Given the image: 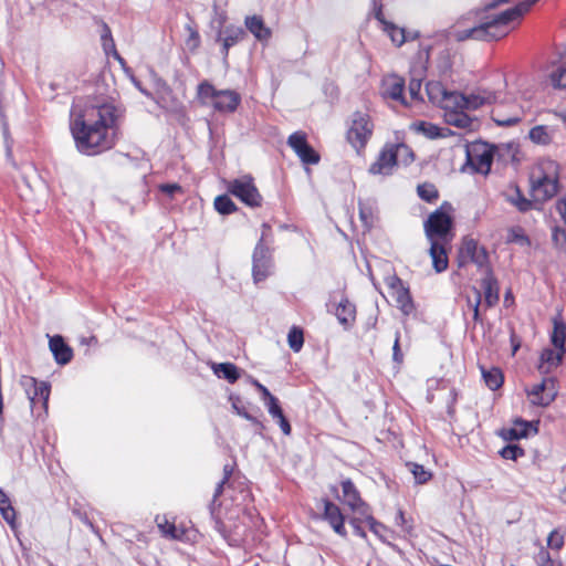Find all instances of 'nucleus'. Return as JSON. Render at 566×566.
<instances>
[{
    "instance_id": "obj_56",
    "label": "nucleus",
    "mask_w": 566,
    "mask_h": 566,
    "mask_svg": "<svg viewBox=\"0 0 566 566\" xmlns=\"http://www.w3.org/2000/svg\"><path fill=\"white\" fill-rule=\"evenodd\" d=\"M385 283L387 285V287L389 289V293L391 294L392 292L397 291L398 289L405 286L403 282L401 281L400 277H398L396 274H392V275H388L386 279H385Z\"/></svg>"
},
{
    "instance_id": "obj_12",
    "label": "nucleus",
    "mask_w": 566,
    "mask_h": 566,
    "mask_svg": "<svg viewBox=\"0 0 566 566\" xmlns=\"http://www.w3.org/2000/svg\"><path fill=\"white\" fill-rule=\"evenodd\" d=\"M342 502L347 505L354 513L363 516L369 511V506L361 500L358 490L349 479L343 480L342 483Z\"/></svg>"
},
{
    "instance_id": "obj_30",
    "label": "nucleus",
    "mask_w": 566,
    "mask_h": 566,
    "mask_svg": "<svg viewBox=\"0 0 566 566\" xmlns=\"http://www.w3.org/2000/svg\"><path fill=\"white\" fill-rule=\"evenodd\" d=\"M484 298L488 306L494 305L499 301V287L495 279L489 273L481 284Z\"/></svg>"
},
{
    "instance_id": "obj_14",
    "label": "nucleus",
    "mask_w": 566,
    "mask_h": 566,
    "mask_svg": "<svg viewBox=\"0 0 566 566\" xmlns=\"http://www.w3.org/2000/svg\"><path fill=\"white\" fill-rule=\"evenodd\" d=\"M245 35L242 28L235 25H228L224 29L219 30L217 35V42H221V53L224 59L229 54V49L239 43Z\"/></svg>"
},
{
    "instance_id": "obj_29",
    "label": "nucleus",
    "mask_w": 566,
    "mask_h": 566,
    "mask_svg": "<svg viewBox=\"0 0 566 566\" xmlns=\"http://www.w3.org/2000/svg\"><path fill=\"white\" fill-rule=\"evenodd\" d=\"M156 523L163 536L170 539H182L185 535V530L177 527L174 523H170L165 516H156Z\"/></svg>"
},
{
    "instance_id": "obj_7",
    "label": "nucleus",
    "mask_w": 566,
    "mask_h": 566,
    "mask_svg": "<svg viewBox=\"0 0 566 566\" xmlns=\"http://www.w3.org/2000/svg\"><path fill=\"white\" fill-rule=\"evenodd\" d=\"M493 153L494 147L488 143L472 144L467 149L468 164L474 171L486 175L491 169Z\"/></svg>"
},
{
    "instance_id": "obj_17",
    "label": "nucleus",
    "mask_w": 566,
    "mask_h": 566,
    "mask_svg": "<svg viewBox=\"0 0 566 566\" xmlns=\"http://www.w3.org/2000/svg\"><path fill=\"white\" fill-rule=\"evenodd\" d=\"M241 102V96L232 90H220L213 102V108L220 113H233Z\"/></svg>"
},
{
    "instance_id": "obj_61",
    "label": "nucleus",
    "mask_w": 566,
    "mask_h": 566,
    "mask_svg": "<svg viewBox=\"0 0 566 566\" xmlns=\"http://www.w3.org/2000/svg\"><path fill=\"white\" fill-rule=\"evenodd\" d=\"M359 522H360V518H353V520L349 521V524H350L355 535L365 538L366 537V533L364 532V530L359 525Z\"/></svg>"
},
{
    "instance_id": "obj_34",
    "label": "nucleus",
    "mask_w": 566,
    "mask_h": 566,
    "mask_svg": "<svg viewBox=\"0 0 566 566\" xmlns=\"http://www.w3.org/2000/svg\"><path fill=\"white\" fill-rule=\"evenodd\" d=\"M213 371L219 378H224L229 382H235L240 377V370L234 364L221 363L213 366Z\"/></svg>"
},
{
    "instance_id": "obj_25",
    "label": "nucleus",
    "mask_w": 566,
    "mask_h": 566,
    "mask_svg": "<svg viewBox=\"0 0 566 566\" xmlns=\"http://www.w3.org/2000/svg\"><path fill=\"white\" fill-rule=\"evenodd\" d=\"M264 403L268 408L269 413L275 419L282 430V432L286 436L291 433V426L285 418L281 406L279 405V400L276 397L272 396L264 400Z\"/></svg>"
},
{
    "instance_id": "obj_58",
    "label": "nucleus",
    "mask_w": 566,
    "mask_h": 566,
    "mask_svg": "<svg viewBox=\"0 0 566 566\" xmlns=\"http://www.w3.org/2000/svg\"><path fill=\"white\" fill-rule=\"evenodd\" d=\"M538 560H539L542 566H554V562L551 558L549 553L546 549H544V548H542L538 552Z\"/></svg>"
},
{
    "instance_id": "obj_8",
    "label": "nucleus",
    "mask_w": 566,
    "mask_h": 566,
    "mask_svg": "<svg viewBox=\"0 0 566 566\" xmlns=\"http://www.w3.org/2000/svg\"><path fill=\"white\" fill-rule=\"evenodd\" d=\"M401 153L410 154V148L403 144L385 147L377 160L369 167V172L373 175H389L397 165Z\"/></svg>"
},
{
    "instance_id": "obj_13",
    "label": "nucleus",
    "mask_w": 566,
    "mask_h": 566,
    "mask_svg": "<svg viewBox=\"0 0 566 566\" xmlns=\"http://www.w3.org/2000/svg\"><path fill=\"white\" fill-rule=\"evenodd\" d=\"M31 407L39 400L42 402L44 410L48 409V401L50 397V385L45 381H36L33 377H25L23 380Z\"/></svg>"
},
{
    "instance_id": "obj_59",
    "label": "nucleus",
    "mask_w": 566,
    "mask_h": 566,
    "mask_svg": "<svg viewBox=\"0 0 566 566\" xmlns=\"http://www.w3.org/2000/svg\"><path fill=\"white\" fill-rule=\"evenodd\" d=\"M392 358L397 363H401L402 361V354L400 352V346H399V333L397 332L396 333V338H395V343H394V346H392Z\"/></svg>"
},
{
    "instance_id": "obj_40",
    "label": "nucleus",
    "mask_w": 566,
    "mask_h": 566,
    "mask_svg": "<svg viewBox=\"0 0 566 566\" xmlns=\"http://www.w3.org/2000/svg\"><path fill=\"white\" fill-rule=\"evenodd\" d=\"M552 344L555 348H565L566 340V324L563 322L555 321L554 329L552 334Z\"/></svg>"
},
{
    "instance_id": "obj_50",
    "label": "nucleus",
    "mask_w": 566,
    "mask_h": 566,
    "mask_svg": "<svg viewBox=\"0 0 566 566\" xmlns=\"http://www.w3.org/2000/svg\"><path fill=\"white\" fill-rule=\"evenodd\" d=\"M500 454L505 460H517L524 457V450L515 444H510L500 451Z\"/></svg>"
},
{
    "instance_id": "obj_1",
    "label": "nucleus",
    "mask_w": 566,
    "mask_h": 566,
    "mask_svg": "<svg viewBox=\"0 0 566 566\" xmlns=\"http://www.w3.org/2000/svg\"><path fill=\"white\" fill-rule=\"evenodd\" d=\"M72 111L70 128L76 148L85 155H97L111 149L119 113L112 104L87 105L78 112Z\"/></svg>"
},
{
    "instance_id": "obj_33",
    "label": "nucleus",
    "mask_w": 566,
    "mask_h": 566,
    "mask_svg": "<svg viewBox=\"0 0 566 566\" xmlns=\"http://www.w3.org/2000/svg\"><path fill=\"white\" fill-rule=\"evenodd\" d=\"M0 513L2 518L12 527L15 526V510L13 509L11 501L7 493L0 489Z\"/></svg>"
},
{
    "instance_id": "obj_39",
    "label": "nucleus",
    "mask_w": 566,
    "mask_h": 566,
    "mask_svg": "<svg viewBox=\"0 0 566 566\" xmlns=\"http://www.w3.org/2000/svg\"><path fill=\"white\" fill-rule=\"evenodd\" d=\"M406 467L413 474L416 482L419 484L427 483L431 479V472L418 462H406Z\"/></svg>"
},
{
    "instance_id": "obj_24",
    "label": "nucleus",
    "mask_w": 566,
    "mask_h": 566,
    "mask_svg": "<svg viewBox=\"0 0 566 566\" xmlns=\"http://www.w3.org/2000/svg\"><path fill=\"white\" fill-rule=\"evenodd\" d=\"M244 24L256 40L263 42L271 38V30L270 28L265 27L263 19L260 15L247 17Z\"/></svg>"
},
{
    "instance_id": "obj_22",
    "label": "nucleus",
    "mask_w": 566,
    "mask_h": 566,
    "mask_svg": "<svg viewBox=\"0 0 566 566\" xmlns=\"http://www.w3.org/2000/svg\"><path fill=\"white\" fill-rule=\"evenodd\" d=\"M235 467H237L235 462L227 463L223 467V478L218 483V485L214 490L212 502L210 504L211 514L216 513V506L218 505L217 499L219 495L222 494L224 485L233 486V483L237 480V476L234 475Z\"/></svg>"
},
{
    "instance_id": "obj_35",
    "label": "nucleus",
    "mask_w": 566,
    "mask_h": 566,
    "mask_svg": "<svg viewBox=\"0 0 566 566\" xmlns=\"http://www.w3.org/2000/svg\"><path fill=\"white\" fill-rule=\"evenodd\" d=\"M197 94L203 105H211L213 107V102L219 94V90H216L212 84L205 81L198 85Z\"/></svg>"
},
{
    "instance_id": "obj_42",
    "label": "nucleus",
    "mask_w": 566,
    "mask_h": 566,
    "mask_svg": "<svg viewBox=\"0 0 566 566\" xmlns=\"http://www.w3.org/2000/svg\"><path fill=\"white\" fill-rule=\"evenodd\" d=\"M287 343L293 352L298 353L304 344L303 331L293 326L287 334Z\"/></svg>"
},
{
    "instance_id": "obj_16",
    "label": "nucleus",
    "mask_w": 566,
    "mask_h": 566,
    "mask_svg": "<svg viewBox=\"0 0 566 566\" xmlns=\"http://www.w3.org/2000/svg\"><path fill=\"white\" fill-rule=\"evenodd\" d=\"M429 254L432 260V266L437 273H441L446 271L449 265L448 249L451 242L429 241Z\"/></svg>"
},
{
    "instance_id": "obj_23",
    "label": "nucleus",
    "mask_w": 566,
    "mask_h": 566,
    "mask_svg": "<svg viewBox=\"0 0 566 566\" xmlns=\"http://www.w3.org/2000/svg\"><path fill=\"white\" fill-rule=\"evenodd\" d=\"M335 315L345 328L353 325L356 318V306L347 297H343L335 311Z\"/></svg>"
},
{
    "instance_id": "obj_15",
    "label": "nucleus",
    "mask_w": 566,
    "mask_h": 566,
    "mask_svg": "<svg viewBox=\"0 0 566 566\" xmlns=\"http://www.w3.org/2000/svg\"><path fill=\"white\" fill-rule=\"evenodd\" d=\"M324 520L328 522L331 527L334 530L336 534L342 537L346 536V530L344 525V515L340 512V509L333 502L328 500H324Z\"/></svg>"
},
{
    "instance_id": "obj_11",
    "label": "nucleus",
    "mask_w": 566,
    "mask_h": 566,
    "mask_svg": "<svg viewBox=\"0 0 566 566\" xmlns=\"http://www.w3.org/2000/svg\"><path fill=\"white\" fill-rule=\"evenodd\" d=\"M557 388L555 379L545 378L541 384L535 385L530 391L531 402L537 406H548L556 397Z\"/></svg>"
},
{
    "instance_id": "obj_26",
    "label": "nucleus",
    "mask_w": 566,
    "mask_h": 566,
    "mask_svg": "<svg viewBox=\"0 0 566 566\" xmlns=\"http://www.w3.org/2000/svg\"><path fill=\"white\" fill-rule=\"evenodd\" d=\"M533 431L536 433V428L533 427L531 422L524 421V420H517L514 422V426L509 429L502 430V437L505 440H517L521 438H526L530 432Z\"/></svg>"
},
{
    "instance_id": "obj_62",
    "label": "nucleus",
    "mask_w": 566,
    "mask_h": 566,
    "mask_svg": "<svg viewBox=\"0 0 566 566\" xmlns=\"http://www.w3.org/2000/svg\"><path fill=\"white\" fill-rule=\"evenodd\" d=\"M556 210L566 224V196L557 201Z\"/></svg>"
},
{
    "instance_id": "obj_6",
    "label": "nucleus",
    "mask_w": 566,
    "mask_h": 566,
    "mask_svg": "<svg viewBox=\"0 0 566 566\" xmlns=\"http://www.w3.org/2000/svg\"><path fill=\"white\" fill-rule=\"evenodd\" d=\"M263 233L253 252L252 275L255 283L264 281L270 274L273 266L270 250L264 245L263 240L265 232L270 230L266 223H263Z\"/></svg>"
},
{
    "instance_id": "obj_5",
    "label": "nucleus",
    "mask_w": 566,
    "mask_h": 566,
    "mask_svg": "<svg viewBox=\"0 0 566 566\" xmlns=\"http://www.w3.org/2000/svg\"><path fill=\"white\" fill-rule=\"evenodd\" d=\"M227 189L231 195L240 199L249 207L256 208L262 205L263 198L250 175H244L230 180L228 182Z\"/></svg>"
},
{
    "instance_id": "obj_18",
    "label": "nucleus",
    "mask_w": 566,
    "mask_h": 566,
    "mask_svg": "<svg viewBox=\"0 0 566 566\" xmlns=\"http://www.w3.org/2000/svg\"><path fill=\"white\" fill-rule=\"evenodd\" d=\"M49 347L52 352L54 359L60 365H65L71 361L73 357L72 348L64 342L60 335L50 337Z\"/></svg>"
},
{
    "instance_id": "obj_41",
    "label": "nucleus",
    "mask_w": 566,
    "mask_h": 566,
    "mask_svg": "<svg viewBox=\"0 0 566 566\" xmlns=\"http://www.w3.org/2000/svg\"><path fill=\"white\" fill-rule=\"evenodd\" d=\"M214 208L221 214H230L237 210L235 203L227 195L218 196L214 199Z\"/></svg>"
},
{
    "instance_id": "obj_36",
    "label": "nucleus",
    "mask_w": 566,
    "mask_h": 566,
    "mask_svg": "<svg viewBox=\"0 0 566 566\" xmlns=\"http://www.w3.org/2000/svg\"><path fill=\"white\" fill-rule=\"evenodd\" d=\"M426 92L431 103L440 105L448 91L440 82L432 81L427 83Z\"/></svg>"
},
{
    "instance_id": "obj_55",
    "label": "nucleus",
    "mask_w": 566,
    "mask_h": 566,
    "mask_svg": "<svg viewBox=\"0 0 566 566\" xmlns=\"http://www.w3.org/2000/svg\"><path fill=\"white\" fill-rule=\"evenodd\" d=\"M552 240L557 247H566V231L558 227H555L552 232Z\"/></svg>"
},
{
    "instance_id": "obj_9",
    "label": "nucleus",
    "mask_w": 566,
    "mask_h": 566,
    "mask_svg": "<svg viewBox=\"0 0 566 566\" xmlns=\"http://www.w3.org/2000/svg\"><path fill=\"white\" fill-rule=\"evenodd\" d=\"M287 145L294 150L303 164H318L319 155L307 143L306 134L304 132L297 130L291 134L287 138Z\"/></svg>"
},
{
    "instance_id": "obj_38",
    "label": "nucleus",
    "mask_w": 566,
    "mask_h": 566,
    "mask_svg": "<svg viewBox=\"0 0 566 566\" xmlns=\"http://www.w3.org/2000/svg\"><path fill=\"white\" fill-rule=\"evenodd\" d=\"M530 139L538 145H547L552 140V136L549 134L548 127L544 125H538L533 127L530 130Z\"/></svg>"
},
{
    "instance_id": "obj_52",
    "label": "nucleus",
    "mask_w": 566,
    "mask_h": 566,
    "mask_svg": "<svg viewBox=\"0 0 566 566\" xmlns=\"http://www.w3.org/2000/svg\"><path fill=\"white\" fill-rule=\"evenodd\" d=\"M418 130L421 132L423 135H426L429 138H437L440 136L439 127L433 124L426 123V122H421L418 125Z\"/></svg>"
},
{
    "instance_id": "obj_46",
    "label": "nucleus",
    "mask_w": 566,
    "mask_h": 566,
    "mask_svg": "<svg viewBox=\"0 0 566 566\" xmlns=\"http://www.w3.org/2000/svg\"><path fill=\"white\" fill-rule=\"evenodd\" d=\"M364 518V521L368 524L370 531L377 535L379 538L381 539H385L386 538V534L388 532L387 527L377 522L371 515H370V512L368 511L367 514H364L361 516Z\"/></svg>"
},
{
    "instance_id": "obj_54",
    "label": "nucleus",
    "mask_w": 566,
    "mask_h": 566,
    "mask_svg": "<svg viewBox=\"0 0 566 566\" xmlns=\"http://www.w3.org/2000/svg\"><path fill=\"white\" fill-rule=\"evenodd\" d=\"M421 80L411 78L408 85V92L412 101H420Z\"/></svg>"
},
{
    "instance_id": "obj_21",
    "label": "nucleus",
    "mask_w": 566,
    "mask_h": 566,
    "mask_svg": "<svg viewBox=\"0 0 566 566\" xmlns=\"http://www.w3.org/2000/svg\"><path fill=\"white\" fill-rule=\"evenodd\" d=\"M462 251L479 268H484L488 264L489 256L485 249L480 247L473 239H468L463 242Z\"/></svg>"
},
{
    "instance_id": "obj_31",
    "label": "nucleus",
    "mask_w": 566,
    "mask_h": 566,
    "mask_svg": "<svg viewBox=\"0 0 566 566\" xmlns=\"http://www.w3.org/2000/svg\"><path fill=\"white\" fill-rule=\"evenodd\" d=\"M359 218L364 223L365 228L369 229L374 226L376 219V203L373 200L359 201Z\"/></svg>"
},
{
    "instance_id": "obj_57",
    "label": "nucleus",
    "mask_w": 566,
    "mask_h": 566,
    "mask_svg": "<svg viewBox=\"0 0 566 566\" xmlns=\"http://www.w3.org/2000/svg\"><path fill=\"white\" fill-rule=\"evenodd\" d=\"M494 120L500 126L509 127V126H513V125L517 124L521 120V117L518 114H516L514 116L504 117V118L494 117Z\"/></svg>"
},
{
    "instance_id": "obj_27",
    "label": "nucleus",
    "mask_w": 566,
    "mask_h": 566,
    "mask_svg": "<svg viewBox=\"0 0 566 566\" xmlns=\"http://www.w3.org/2000/svg\"><path fill=\"white\" fill-rule=\"evenodd\" d=\"M391 297L395 300L397 307L405 314L409 315L415 311V305L407 286H402L392 292Z\"/></svg>"
},
{
    "instance_id": "obj_60",
    "label": "nucleus",
    "mask_w": 566,
    "mask_h": 566,
    "mask_svg": "<svg viewBox=\"0 0 566 566\" xmlns=\"http://www.w3.org/2000/svg\"><path fill=\"white\" fill-rule=\"evenodd\" d=\"M160 190L164 193H167L169 196H172L176 192L181 191V187L178 184H166L160 186Z\"/></svg>"
},
{
    "instance_id": "obj_48",
    "label": "nucleus",
    "mask_w": 566,
    "mask_h": 566,
    "mask_svg": "<svg viewBox=\"0 0 566 566\" xmlns=\"http://www.w3.org/2000/svg\"><path fill=\"white\" fill-rule=\"evenodd\" d=\"M507 242L516 243L521 247H530L531 241L521 228H512L507 233Z\"/></svg>"
},
{
    "instance_id": "obj_2",
    "label": "nucleus",
    "mask_w": 566,
    "mask_h": 566,
    "mask_svg": "<svg viewBox=\"0 0 566 566\" xmlns=\"http://www.w3.org/2000/svg\"><path fill=\"white\" fill-rule=\"evenodd\" d=\"M536 1L537 0H526L524 2H520L515 7L503 11L491 20L468 29H457L453 32V36L457 41H465L469 39L478 41L500 40L506 36L512 30V28H510V23L520 19Z\"/></svg>"
},
{
    "instance_id": "obj_10",
    "label": "nucleus",
    "mask_w": 566,
    "mask_h": 566,
    "mask_svg": "<svg viewBox=\"0 0 566 566\" xmlns=\"http://www.w3.org/2000/svg\"><path fill=\"white\" fill-rule=\"evenodd\" d=\"M557 192V180L547 175L531 176V193L534 201H546L555 196Z\"/></svg>"
},
{
    "instance_id": "obj_20",
    "label": "nucleus",
    "mask_w": 566,
    "mask_h": 566,
    "mask_svg": "<svg viewBox=\"0 0 566 566\" xmlns=\"http://www.w3.org/2000/svg\"><path fill=\"white\" fill-rule=\"evenodd\" d=\"M382 88L385 96L395 101H399L402 104H406V101L402 95L405 88V81L401 77L397 75L386 77L382 82Z\"/></svg>"
},
{
    "instance_id": "obj_19",
    "label": "nucleus",
    "mask_w": 566,
    "mask_h": 566,
    "mask_svg": "<svg viewBox=\"0 0 566 566\" xmlns=\"http://www.w3.org/2000/svg\"><path fill=\"white\" fill-rule=\"evenodd\" d=\"M467 109H478L484 105H490L499 102L497 93L485 90L478 88L473 91L470 95H467Z\"/></svg>"
},
{
    "instance_id": "obj_49",
    "label": "nucleus",
    "mask_w": 566,
    "mask_h": 566,
    "mask_svg": "<svg viewBox=\"0 0 566 566\" xmlns=\"http://www.w3.org/2000/svg\"><path fill=\"white\" fill-rule=\"evenodd\" d=\"M511 202L521 211L526 212L532 209V201L526 199L520 191L518 188H516V195L511 198Z\"/></svg>"
},
{
    "instance_id": "obj_28",
    "label": "nucleus",
    "mask_w": 566,
    "mask_h": 566,
    "mask_svg": "<svg viewBox=\"0 0 566 566\" xmlns=\"http://www.w3.org/2000/svg\"><path fill=\"white\" fill-rule=\"evenodd\" d=\"M467 95L460 93V92H447L446 97L443 98V102L440 104L442 108L446 109V112L451 111H459V109H467Z\"/></svg>"
},
{
    "instance_id": "obj_37",
    "label": "nucleus",
    "mask_w": 566,
    "mask_h": 566,
    "mask_svg": "<svg viewBox=\"0 0 566 566\" xmlns=\"http://www.w3.org/2000/svg\"><path fill=\"white\" fill-rule=\"evenodd\" d=\"M482 376L491 390L499 389L503 384V375L499 368H491L489 370L482 368Z\"/></svg>"
},
{
    "instance_id": "obj_3",
    "label": "nucleus",
    "mask_w": 566,
    "mask_h": 566,
    "mask_svg": "<svg viewBox=\"0 0 566 566\" xmlns=\"http://www.w3.org/2000/svg\"><path fill=\"white\" fill-rule=\"evenodd\" d=\"M452 207L443 202L437 210L429 214L423 223L428 241L451 242L453 239V219L450 214Z\"/></svg>"
},
{
    "instance_id": "obj_32",
    "label": "nucleus",
    "mask_w": 566,
    "mask_h": 566,
    "mask_svg": "<svg viewBox=\"0 0 566 566\" xmlns=\"http://www.w3.org/2000/svg\"><path fill=\"white\" fill-rule=\"evenodd\" d=\"M446 120L448 124L459 128L468 129L472 127V118L464 113V109L446 112Z\"/></svg>"
},
{
    "instance_id": "obj_51",
    "label": "nucleus",
    "mask_w": 566,
    "mask_h": 566,
    "mask_svg": "<svg viewBox=\"0 0 566 566\" xmlns=\"http://www.w3.org/2000/svg\"><path fill=\"white\" fill-rule=\"evenodd\" d=\"M102 27H103V31L101 34V39H102L103 48H104L105 52H108V50H111V49L115 50V44H114V40L112 38V32H111L109 27L104 22H103Z\"/></svg>"
},
{
    "instance_id": "obj_53",
    "label": "nucleus",
    "mask_w": 566,
    "mask_h": 566,
    "mask_svg": "<svg viewBox=\"0 0 566 566\" xmlns=\"http://www.w3.org/2000/svg\"><path fill=\"white\" fill-rule=\"evenodd\" d=\"M548 547L559 551L564 545V537L556 530L552 531L547 537Z\"/></svg>"
},
{
    "instance_id": "obj_44",
    "label": "nucleus",
    "mask_w": 566,
    "mask_h": 566,
    "mask_svg": "<svg viewBox=\"0 0 566 566\" xmlns=\"http://www.w3.org/2000/svg\"><path fill=\"white\" fill-rule=\"evenodd\" d=\"M417 192H418V196L427 202H433L439 197V192H438L436 186L432 184L426 182V184L419 185L417 188Z\"/></svg>"
},
{
    "instance_id": "obj_63",
    "label": "nucleus",
    "mask_w": 566,
    "mask_h": 566,
    "mask_svg": "<svg viewBox=\"0 0 566 566\" xmlns=\"http://www.w3.org/2000/svg\"><path fill=\"white\" fill-rule=\"evenodd\" d=\"M474 294H475V302L472 305V310H473V319L476 322V321H479V317H480L479 306L481 303V294L478 290H474Z\"/></svg>"
},
{
    "instance_id": "obj_4",
    "label": "nucleus",
    "mask_w": 566,
    "mask_h": 566,
    "mask_svg": "<svg viewBox=\"0 0 566 566\" xmlns=\"http://www.w3.org/2000/svg\"><path fill=\"white\" fill-rule=\"evenodd\" d=\"M374 123L367 113H353L346 132L347 142L359 154L373 136Z\"/></svg>"
},
{
    "instance_id": "obj_64",
    "label": "nucleus",
    "mask_w": 566,
    "mask_h": 566,
    "mask_svg": "<svg viewBox=\"0 0 566 566\" xmlns=\"http://www.w3.org/2000/svg\"><path fill=\"white\" fill-rule=\"evenodd\" d=\"M261 395H262V398L263 400H266L268 398L272 397L273 395L269 391V389L263 386L262 384L261 385H258V388H256Z\"/></svg>"
},
{
    "instance_id": "obj_47",
    "label": "nucleus",
    "mask_w": 566,
    "mask_h": 566,
    "mask_svg": "<svg viewBox=\"0 0 566 566\" xmlns=\"http://www.w3.org/2000/svg\"><path fill=\"white\" fill-rule=\"evenodd\" d=\"M385 30L390 36L392 43L397 46H401L407 41L406 32L403 29L390 23H386Z\"/></svg>"
},
{
    "instance_id": "obj_45",
    "label": "nucleus",
    "mask_w": 566,
    "mask_h": 566,
    "mask_svg": "<svg viewBox=\"0 0 566 566\" xmlns=\"http://www.w3.org/2000/svg\"><path fill=\"white\" fill-rule=\"evenodd\" d=\"M565 354V348H555L554 349H545L542 353L541 359L549 364L551 366H557L562 363L563 356Z\"/></svg>"
},
{
    "instance_id": "obj_43",
    "label": "nucleus",
    "mask_w": 566,
    "mask_h": 566,
    "mask_svg": "<svg viewBox=\"0 0 566 566\" xmlns=\"http://www.w3.org/2000/svg\"><path fill=\"white\" fill-rule=\"evenodd\" d=\"M549 78L555 88H566V61L551 73Z\"/></svg>"
}]
</instances>
